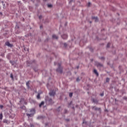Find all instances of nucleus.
<instances>
[{
    "label": "nucleus",
    "instance_id": "obj_10",
    "mask_svg": "<svg viewBox=\"0 0 127 127\" xmlns=\"http://www.w3.org/2000/svg\"><path fill=\"white\" fill-rule=\"evenodd\" d=\"M93 72L97 77L99 76V72H98V71H97L96 69H94Z\"/></svg>",
    "mask_w": 127,
    "mask_h": 127
},
{
    "label": "nucleus",
    "instance_id": "obj_8",
    "mask_svg": "<svg viewBox=\"0 0 127 127\" xmlns=\"http://www.w3.org/2000/svg\"><path fill=\"white\" fill-rule=\"evenodd\" d=\"M92 19H95V22H98V21H99V19L98 18V17L92 16Z\"/></svg>",
    "mask_w": 127,
    "mask_h": 127
},
{
    "label": "nucleus",
    "instance_id": "obj_4",
    "mask_svg": "<svg viewBox=\"0 0 127 127\" xmlns=\"http://www.w3.org/2000/svg\"><path fill=\"white\" fill-rule=\"evenodd\" d=\"M91 101L92 103H94V104H96V105H98V103H99V100H97V99L92 98L91 99Z\"/></svg>",
    "mask_w": 127,
    "mask_h": 127
},
{
    "label": "nucleus",
    "instance_id": "obj_21",
    "mask_svg": "<svg viewBox=\"0 0 127 127\" xmlns=\"http://www.w3.org/2000/svg\"><path fill=\"white\" fill-rule=\"evenodd\" d=\"M69 96L70 98H72V96H73V93H70Z\"/></svg>",
    "mask_w": 127,
    "mask_h": 127
},
{
    "label": "nucleus",
    "instance_id": "obj_32",
    "mask_svg": "<svg viewBox=\"0 0 127 127\" xmlns=\"http://www.w3.org/2000/svg\"><path fill=\"white\" fill-rule=\"evenodd\" d=\"M90 5H91V2H89L88 4V6H90Z\"/></svg>",
    "mask_w": 127,
    "mask_h": 127
},
{
    "label": "nucleus",
    "instance_id": "obj_13",
    "mask_svg": "<svg viewBox=\"0 0 127 127\" xmlns=\"http://www.w3.org/2000/svg\"><path fill=\"white\" fill-rule=\"evenodd\" d=\"M57 112H60V111H62V109H61V107H59L57 109Z\"/></svg>",
    "mask_w": 127,
    "mask_h": 127
},
{
    "label": "nucleus",
    "instance_id": "obj_24",
    "mask_svg": "<svg viewBox=\"0 0 127 127\" xmlns=\"http://www.w3.org/2000/svg\"><path fill=\"white\" fill-rule=\"evenodd\" d=\"M10 78H11L12 80H13V75L12 73L10 74Z\"/></svg>",
    "mask_w": 127,
    "mask_h": 127
},
{
    "label": "nucleus",
    "instance_id": "obj_18",
    "mask_svg": "<svg viewBox=\"0 0 127 127\" xmlns=\"http://www.w3.org/2000/svg\"><path fill=\"white\" fill-rule=\"evenodd\" d=\"M2 113L0 114V120H2Z\"/></svg>",
    "mask_w": 127,
    "mask_h": 127
},
{
    "label": "nucleus",
    "instance_id": "obj_1",
    "mask_svg": "<svg viewBox=\"0 0 127 127\" xmlns=\"http://www.w3.org/2000/svg\"><path fill=\"white\" fill-rule=\"evenodd\" d=\"M45 101L47 105H53L54 104V102H53L52 99L48 97L45 98Z\"/></svg>",
    "mask_w": 127,
    "mask_h": 127
},
{
    "label": "nucleus",
    "instance_id": "obj_26",
    "mask_svg": "<svg viewBox=\"0 0 127 127\" xmlns=\"http://www.w3.org/2000/svg\"><path fill=\"white\" fill-rule=\"evenodd\" d=\"M79 81H80V78H79V77H77V78H76V81H77V82H79Z\"/></svg>",
    "mask_w": 127,
    "mask_h": 127
},
{
    "label": "nucleus",
    "instance_id": "obj_23",
    "mask_svg": "<svg viewBox=\"0 0 127 127\" xmlns=\"http://www.w3.org/2000/svg\"><path fill=\"white\" fill-rule=\"evenodd\" d=\"M10 63H11V65H14V62H12L11 61H10Z\"/></svg>",
    "mask_w": 127,
    "mask_h": 127
},
{
    "label": "nucleus",
    "instance_id": "obj_31",
    "mask_svg": "<svg viewBox=\"0 0 127 127\" xmlns=\"http://www.w3.org/2000/svg\"><path fill=\"white\" fill-rule=\"evenodd\" d=\"M0 109H2L3 108V105H0Z\"/></svg>",
    "mask_w": 127,
    "mask_h": 127
},
{
    "label": "nucleus",
    "instance_id": "obj_2",
    "mask_svg": "<svg viewBox=\"0 0 127 127\" xmlns=\"http://www.w3.org/2000/svg\"><path fill=\"white\" fill-rule=\"evenodd\" d=\"M57 72L60 73H63V68L61 66V64H58V68L57 69Z\"/></svg>",
    "mask_w": 127,
    "mask_h": 127
},
{
    "label": "nucleus",
    "instance_id": "obj_45",
    "mask_svg": "<svg viewBox=\"0 0 127 127\" xmlns=\"http://www.w3.org/2000/svg\"><path fill=\"white\" fill-rule=\"evenodd\" d=\"M124 99H127V98H125V97H124Z\"/></svg>",
    "mask_w": 127,
    "mask_h": 127
},
{
    "label": "nucleus",
    "instance_id": "obj_34",
    "mask_svg": "<svg viewBox=\"0 0 127 127\" xmlns=\"http://www.w3.org/2000/svg\"><path fill=\"white\" fill-rule=\"evenodd\" d=\"M90 51L91 52H93V49L90 48Z\"/></svg>",
    "mask_w": 127,
    "mask_h": 127
},
{
    "label": "nucleus",
    "instance_id": "obj_3",
    "mask_svg": "<svg viewBox=\"0 0 127 127\" xmlns=\"http://www.w3.org/2000/svg\"><path fill=\"white\" fill-rule=\"evenodd\" d=\"M49 94L51 97H55L56 94V91L54 90H51Z\"/></svg>",
    "mask_w": 127,
    "mask_h": 127
},
{
    "label": "nucleus",
    "instance_id": "obj_44",
    "mask_svg": "<svg viewBox=\"0 0 127 127\" xmlns=\"http://www.w3.org/2000/svg\"><path fill=\"white\" fill-rule=\"evenodd\" d=\"M118 15H120V14H118Z\"/></svg>",
    "mask_w": 127,
    "mask_h": 127
},
{
    "label": "nucleus",
    "instance_id": "obj_12",
    "mask_svg": "<svg viewBox=\"0 0 127 127\" xmlns=\"http://www.w3.org/2000/svg\"><path fill=\"white\" fill-rule=\"evenodd\" d=\"M53 38H54V39H58V36H57L56 35H53L52 36Z\"/></svg>",
    "mask_w": 127,
    "mask_h": 127
},
{
    "label": "nucleus",
    "instance_id": "obj_39",
    "mask_svg": "<svg viewBox=\"0 0 127 127\" xmlns=\"http://www.w3.org/2000/svg\"><path fill=\"white\" fill-rule=\"evenodd\" d=\"M66 121H67V122H69V119H66Z\"/></svg>",
    "mask_w": 127,
    "mask_h": 127
},
{
    "label": "nucleus",
    "instance_id": "obj_25",
    "mask_svg": "<svg viewBox=\"0 0 127 127\" xmlns=\"http://www.w3.org/2000/svg\"><path fill=\"white\" fill-rule=\"evenodd\" d=\"M110 44H111V43H108L107 44V48H109V47H110Z\"/></svg>",
    "mask_w": 127,
    "mask_h": 127
},
{
    "label": "nucleus",
    "instance_id": "obj_41",
    "mask_svg": "<svg viewBox=\"0 0 127 127\" xmlns=\"http://www.w3.org/2000/svg\"><path fill=\"white\" fill-rule=\"evenodd\" d=\"M57 64L56 62H55V65H56Z\"/></svg>",
    "mask_w": 127,
    "mask_h": 127
},
{
    "label": "nucleus",
    "instance_id": "obj_30",
    "mask_svg": "<svg viewBox=\"0 0 127 127\" xmlns=\"http://www.w3.org/2000/svg\"><path fill=\"white\" fill-rule=\"evenodd\" d=\"M39 19H41V18H42V16H41V15L39 16Z\"/></svg>",
    "mask_w": 127,
    "mask_h": 127
},
{
    "label": "nucleus",
    "instance_id": "obj_20",
    "mask_svg": "<svg viewBox=\"0 0 127 127\" xmlns=\"http://www.w3.org/2000/svg\"><path fill=\"white\" fill-rule=\"evenodd\" d=\"M34 114H35V109H32V114L34 115Z\"/></svg>",
    "mask_w": 127,
    "mask_h": 127
},
{
    "label": "nucleus",
    "instance_id": "obj_11",
    "mask_svg": "<svg viewBox=\"0 0 127 127\" xmlns=\"http://www.w3.org/2000/svg\"><path fill=\"white\" fill-rule=\"evenodd\" d=\"M30 84V81H28L27 83H26V86L27 87H28V89H30V87L29 86V85Z\"/></svg>",
    "mask_w": 127,
    "mask_h": 127
},
{
    "label": "nucleus",
    "instance_id": "obj_29",
    "mask_svg": "<svg viewBox=\"0 0 127 127\" xmlns=\"http://www.w3.org/2000/svg\"><path fill=\"white\" fill-rule=\"evenodd\" d=\"M100 59H101V60H104L105 59V58H104V57H101V58H100Z\"/></svg>",
    "mask_w": 127,
    "mask_h": 127
},
{
    "label": "nucleus",
    "instance_id": "obj_33",
    "mask_svg": "<svg viewBox=\"0 0 127 127\" xmlns=\"http://www.w3.org/2000/svg\"><path fill=\"white\" fill-rule=\"evenodd\" d=\"M67 113V110L64 109V114H66Z\"/></svg>",
    "mask_w": 127,
    "mask_h": 127
},
{
    "label": "nucleus",
    "instance_id": "obj_6",
    "mask_svg": "<svg viewBox=\"0 0 127 127\" xmlns=\"http://www.w3.org/2000/svg\"><path fill=\"white\" fill-rule=\"evenodd\" d=\"M92 110H94V109L95 111H100V110H101V108L96 107V106L92 107Z\"/></svg>",
    "mask_w": 127,
    "mask_h": 127
},
{
    "label": "nucleus",
    "instance_id": "obj_22",
    "mask_svg": "<svg viewBox=\"0 0 127 127\" xmlns=\"http://www.w3.org/2000/svg\"><path fill=\"white\" fill-rule=\"evenodd\" d=\"M3 123H5V124H7V120H3Z\"/></svg>",
    "mask_w": 127,
    "mask_h": 127
},
{
    "label": "nucleus",
    "instance_id": "obj_5",
    "mask_svg": "<svg viewBox=\"0 0 127 127\" xmlns=\"http://www.w3.org/2000/svg\"><path fill=\"white\" fill-rule=\"evenodd\" d=\"M5 45H6V46H8L9 47H12V46H13V45L9 43V42H6L5 43Z\"/></svg>",
    "mask_w": 127,
    "mask_h": 127
},
{
    "label": "nucleus",
    "instance_id": "obj_16",
    "mask_svg": "<svg viewBox=\"0 0 127 127\" xmlns=\"http://www.w3.org/2000/svg\"><path fill=\"white\" fill-rule=\"evenodd\" d=\"M52 6H53V5L51 4H48V7L51 8L52 7Z\"/></svg>",
    "mask_w": 127,
    "mask_h": 127
},
{
    "label": "nucleus",
    "instance_id": "obj_38",
    "mask_svg": "<svg viewBox=\"0 0 127 127\" xmlns=\"http://www.w3.org/2000/svg\"><path fill=\"white\" fill-rule=\"evenodd\" d=\"M79 66H76L77 69H79Z\"/></svg>",
    "mask_w": 127,
    "mask_h": 127
},
{
    "label": "nucleus",
    "instance_id": "obj_37",
    "mask_svg": "<svg viewBox=\"0 0 127 127\" xmlns=\"http://www.w3.org/2000/svg\"><path fill=\"white\" fill-rule=\"evenodd\" d=\"M72 1H73V0H70L69 1V3H70V2H72Z\"/></svg>",
    "mask_w": 127,
    "mask_h": 127
},
{
    "label": "nucleus",
    "instance_id": "obj_43",
    "mask_svg": "<svg viewBox=\"0 0 127 127\" xmlns=\"http://www.w3.org/2000/svg\"><path fill=\"white\" fill-rule=\"evenodd\" d=\"M17 33H19V32H18Z\"/></svg>",
    "mask_w": 127,
    "mask_h": 127
},
{
    "label": "nucleus",
    "instance_id": "obj_9",
    "mask_svg": "<svg viewBox=\"0 0 127 127\" xmlns=\"http://www.w3.org/2000/svg\"><path fill=\"white\" fill-rule=\"evenodd\" d=\"M62 37L63 39H67L68 36L67 35V34H64L62 35Z\"/></svg>",
    "mask_w": 127,
    "mask_h": 127
},
{
    "label": "nucleus",
    "instance_id": "obj_7",
    "mask_svg": "<svg viewBox=\"0 0 127 127\" xmlns=\"http://www.w3.org/2000/svg\"><path fill=\"white\" fill-rule=\"evenodd\" d=\"M96 65L97 67H103V64H102L99 62H97L96 63Z\"/></svg>",
    "mask_w": 127,
    "mask_h": 127
},
{
    "label": "nucleus",
    "instance_id": "obj_35",
    "mask_svg": "<svg viewBox=\"0 0 127 127\" xmlns=\"http://www.w3.org/2000/svg\"><path fill=\"white\" fill-rule=\"evenodd\" d=\"M100 96H101V97H103L104 96V93H101L100 94Z\"/></svg>",
    "mask_w": 127,
    "mask_h": 127
},
{
    "label": "nucleus",
    "instance_id": "obj_36",
    "mask_svg": "<svg viewBox=\"0 0 127 127\" xmlns=\"http://www.w3.org/2000/svg\"><path fill=\"white\" fill-rule=\"evenodd\" d=\"M83 124H87V122L86 121H83Z\"/></svg>",
    "mask_w": 127,
    "mask_h": 127
},
{
    "label": "nucleus",
    "instance_id": "obj_14",
    "mask_svg": "<svg viewBox=\"0 0 127 127\" xmlns=\"http://www.w3.org/2000/svg\"><path fill=\"white\" fill-rule=\"evenodd\" d=\"M37 99H38V100H39V99H40V93L38 94L37 96Z\"/></svg>",
    "mask_w": 127,
    "mask_h": 127
},
{
    "label": "nucleus",
    "instance_id": "obj_28",
    "mask_svg": "<svg viewBox=\"0 0 127 127\" xmlns=\"http://www.w3.org/2000/svg\"><path fill=\"white\" fill-rule=\"evenodd\" d=\"M64 47H67V44L66 43H64Z\"/></svg>",
    "mask_w": 127,
    "mask_h": 127
},
{
    "label": "nucleus",
    "instance_id": "obj_19",
    "mask_svg": "<svg viewBox=\"0 0 127 127\" xmlns=\"http://www.w3.org/2000/svg\"><path fill=\"white\" fill-rule=\"evenodd\" d=\"M34 70L35 72H37V71H38V68L37 67H35L34 68Z\"/></svg>",
    "mask_w": 127,
    "mask_h": 127
},
{
    "label": "nucleus",
    "instance_id": "obj_40",
    "mask_svg": "<svg viewBox=\"0 0 127 127\" xmlns=\"http://www.w3.org/2000/svg\"><path fill=\"white\" fill-rule=\"evenodd\" d=\"M44 1H47V0H43Z\"/></svg>",
    "mask_w": 127,
    "mask_h": 127
},
{
    "label": "nucleus",
    "instance_id": "obj_15",
    "mask_svg": "<svg viewBox=\"0 0 127 127\" xmlns=\"http://www.w3.org/2000/svg\"><path fill=\"white\" fill-rule=\"evenodd\" d=\"M43 105H44V101H42L39 105V107H41L42 106H43Z\"/></svg>",
    "mask_w": 127,
    "mask_h": 127
},
{
    "label": "nucleus",
    "instance_id": "obj_17",
    "mask_svg": "<svg viewBox=\"0 0 127 127\" xmlns=\"http://www.w3.org/2000/svg\"><path fill=\"white\" fill-rule=\"evenodd\" d=\"M106 82L107 83H109V82H110V78L109 77L106 78Z\"/></svg>",
    "mask_w": 127,
    "mask_h": 127
},
{
    "label": "nucleus",
    "instance_id": "obj_27",
    "mask_svg": "<svg viewBox=\"0 0 127 127\" xmlns=\"http://www.w3.org/2000/svg\"><path fill=\"white\" fill-rule=\"evenodd\" d=\"M27 117H29H29H31V114H27Z\"/></svg>",
    "mask_w": 127,
    "mask_h": 127
},
{
    "label": "nucleus",
    "instance_id": "obj_42",
    "mask_svg": "<svg viewBox=\"0 0 127 127\" xmlns=\"http://www.w3.org/2000/svg\"><path fill=\"white\" fill-rule=\"evenodd\" d=\"M42 27V26H40V28H41Z\"/></svg>",
    "mask_w": 127,
    "mask_h": 127
}]
</instances>
